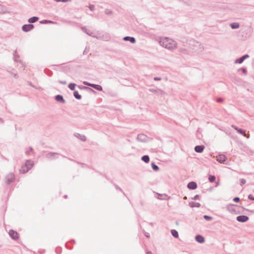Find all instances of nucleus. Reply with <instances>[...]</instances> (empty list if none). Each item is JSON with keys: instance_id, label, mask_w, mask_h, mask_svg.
<instances>
[{"instance_id": "bf43d9fd", "label": "nucleus", "mask_w": 254, "mask_h": 254, "mask_svg": "<svg viewBox=\"0 0 254 254\" xmlns=\"http://www.w3.org/2000/svg\"><path fill=\"white\" fill-rule=\"evenodd\" d=\"M75 242L74 240H71L69 243H74Z\"/></svg>"}, {"instance_id": "ddd939ff", "label": "nucleus", "mask_w": 254, "mask_h": 254, "mask_svg": "<svg viewBox=\"0 0 254 254\" xmlns=\"http://www.w3.org/2000/svg\"><path fill=\"white\" fill-rule=\"evenodd\" d=\"M55 99L57 101H58L61 103L64 104V103H65V100L64 99L63 95H62L58 94V95H56L55 97Z\"/></svg>"}, {"instance_id": "c03bdc74", "label": "nucleus", "mask_w": 254, "mask_h": 254, "mask_svg": "<svg viewBox=\"0 0 254 254\" xmlns=\"http://www.w3.org/2000/svg\"><path fill=\"white\" fill-rule=\"evenodd\" d=\"M248 198L251 200H254V196L252 194H249L248 195Z\"/></svg>"}, {"instance_id": "c9c22d12", "label": "nucleus", "mask_w": 254, "mask_h": 254, "mask_svg": "<svg viewBox=\"0 0 254 254\" xmlns=\"http://www.w3.org/2000/svg\"><path fill=\"white\" fill-rule=\"evenodd\" d=\"M242 71V72L245 74H247V69L246 68H245V67H242V68H240L238 69V71Z\"/></svg>"}, {"instance_id": "9d476101", "label": "nucleus", "mask_w": 254, "mask_h": 254, "mask_svg": "<svg viewBox=\"0 0 254 254\" xmlns=\"http://www.w3.org/2000/svg\"><path fill=\"white\" fill-rule=\"evenodd\" d=\"M9 235L13 240H16L18 238V233L13 230H10L9 231Z\"/></svg>"}, {"instance_id": "864d4df0", "label": "nucleus", "mask_w": 254, "mask_h": 254, "mask_svg": "<svg viewBox=\"0 0 254 254\" xmlns=\"http://www.w3.org/2000/svg\"><path fill=\"white\" fill-rule=\"evenodd\" d=\"M3 6L2 5L0 4V13H3V11L2 10Z\"/></svg>"}, {"instance_id": "c85d7f7f", "label": "nucleus", "mask_w": 254, "mask_h": 254, "mask_svg": "<svg viewBox=\"0 0 254 254\" xmlns=\"http://www.w3.org/2000/svg\"><path fill=\"white\" fill-rule=\"evenodd\" d=\"M216 177L214 175H210L208 177V180L210 183H213L215 181Z\"/></svg>"}, {"instance_id": "dca6fc26", "label": "nucleus", "mask_w": 254, "mask_h": 254, "mask_svg": "<svg viewBox=\"0 0 254 254\" xmlns=\"http://www.w3.org/2000/svg\"><path fill=\"white\" fill-rule=\"evenodd\" d=\"M205 148V147L203 145H196L194 147V151L197 153H202L204 149Z\"/></svg>"}, {"instance_id": "13d9d810", "label": "nucleus", "mask_w": 254, "mask_h": 254, "mask_svg": "<svg viewBox=\"0 0 254 254\" xmlns=\"http://www.w3.org/2000/svg\"><path fill=\"white\" fill-rule=\"evenodd\" d=\"M145 236L147 238H149V237H150V235H149V233L145 234Z\"/></svg>"}, {"instance_id": "f8f14e48", "label": "nucleus", "mask_w": 254, "mask_h": 254, "mask_svg": "<svg viewBox=\"0 0 254 254\" xmlns=\"http://www.w3.org/2000/svg\"><path fill=\"white\" fill-rule=\"evenodd\" d=\"M187 187L189 190H194L197 188V185L195 182L191 181L188 184Z\"/></svg>"}, {"instance_id": "4c0bfd02", "label": "nucleus", "mask_w": 254, "mask_h": 254, "mask_svg": "<svg viewBox=\"0 0 254 254\" xmlns=\"http://www.w3.org/2000/svg\"><path fill=\"white\" fill-rule=\"evenodd\" d=\"M89 52V48L86 47L83 52V55H86Z\"/></svg>"}, {"instance_id": "473e14b6", "label": "nucleus", "mask_w": 254, "mask_h": 254, "mask_svg": "<svg viewBox=\"0 0 254 254\" xmlns=\"http://www.w3.org/2000/svg\"><path fill=\"white\" fill-rule=\"evenodd\" d=\"M237 132L241 134H242L244 136H245L246 130L243 129L239 128V130H238Z\"/></svg>"}, {"instance_id": "4d7b16f0", "label": "nucleus", "mask_w": 254, "mask_h": 254, "mask_svg": "<svg viewBox=\"0 0 254 254\" xmlns=\"http://www.w3.org/2000/svg\"><path fill=\"white\" fill-rule=\"evenodd\" d=\"M58 250H59V249H58V248H57V249H56V253H57V254H60V253H61V249H59V251H59V252H58Z\"/></svg>"}, {"instance_id": "a878e982", "label": "nucleus", "mask_w": 254, "mask_h": 254, "mask_svg": "<svg viewBox=\"0 0 254 254\" xmlns=\"http://www.w3.org/2000/svg\"><path fill=\"white\" fill-rule=\"evenodd\" d=\"M141 160L144 162L145 163H148L150 160V158L148 155H145L142 156Z\"/></svg>"}, {"instance_id": "69168bd1", "label": "nucleus", "mask_w": 254, "mask_h": 254, "mask_svg": "<svg viewBox=\"0 0 254 254\" xmlns=\"http://www.w3.org/2000/svg\"><path fill=\"white\" fill-rule=\"evenodd\" d=\"M218 185H219V182H217V183H216V186H218Z\"/></svg>"}, {"instance_id": "4be33fe9", "label": "nucleus", "mask_w": 254, "mask_h": 254, "mask_svg": "<svg viewBox=\"0 0 254 254\" xmlns=\"http://www.w3.org/2000/svg\"><path fill=\"white\" fill-rule=\"evenodd\" d=\"M189 205L190 207H199L200 206V204L198 202H195L193 201H191L189 203Z\"/></svg>"}, {"instance_id": "a211bd4d", "label": "nucleus", "mask_w": 254, "mask_h": 254, "mask_svg": "<svg viewBox=\"0 0 254 254\" xmlns=\"http://www.w3.org/2000/svg\"><path fill=\"white\" fill-rule=\"evenodd\" d=\"M90 87H91L99 91H102L103 90L102 87L98 84L92 83L91 85H90Z\"/></svg>"}, {"instance_id": "37998d69", "label": "nucleus", "mask_w": 254, "mask_h": 254, "mask_svg": "<svg viewBox=\"0 0 254 254\" xmlns=\"http://www.w3.org/2000/svg\"><path fill=\"white\" fill-rule=\"evenodd\" d=\"M54 0L57 2H66L70 1V0Z\"/></svg>"}, {"instance_id": "f704fd0d", "label": "nucleus", "mask_w": 254, "mask_h": 254, "mask_svg": "<svg viewBox=\"0 0 254 254\" xmlns=\"http://www.w3.org/2000/svg\"><path fill=\"white\" fill-rule=\"evenodd\" d=\"M203 218L205 220H206L207 221H211L212 220V217L211 216H208L207 215H204L203 216Z\"/></svg>"}, {"instance_id": "20e7f679", "label": "nucleus", "mask_w": 254, "mask_h": 254, "mask_svg": "<svg viewBox=\"0 0 254 254\" xmlns=\"http://www.w3.org/2000/svg\"><path fill=\"white\" fill-rule=\"evenodd\" d=\"M239 206L235 204H229L226 206L227 210L232 214H237L239 213L238 210Z\"/></svg>"}, {"instance_id": "7ed1b4c3", "label": "nucleus", "mask_w": 254, "mask_h": 254, "mask_svg": "<svg viewBox=\"0 0 254 254\" xmlns=\"http://www.w3.org/2000/svg\"><path fill=\"white\" fill-rule=\"evenodd\" d=\"M33 166V162L31 160H27L24 166L20 170V172L25 173L27 172Z\"/></svg>"}, {"instance_id": "6e6d98bb", "label": "nucleus", "mask_w": 254, "mask_h": 254, "mask_svg": "<svg viewBox=\"0 0 254 254\" xmlns=\"http://www.w3.org/2000/svg\"><path fill=\"white\" fill-rule=\"evenodd\" d=\"M61 156H62L63 157H64V158H67V157H65V156H64V155H61ZM67 159H68V160H69L71 161L75 162V161H74V160H73V159H71V158H67Z\"/></svg>"}, {"instance_id": "8fccbe9b", "label": "nucleus", "mask_w": 254, "mask_h": 254, "mask_svg": "<svg viewBox=\"0 0 254 254\" xmlns=\"http://www.w3.org/2000/svg\"><path fill=\"white\" fill-rule=\"evenodd\" d=\"M223 101V99L221 98H219L217 99V102L221 103Z\"/></svg>"}, {"instance_id": "f03ea898", "label": "nucleus", "mask_w": 254, "mask_h": 254, "mask_svg": "<svg viewBox=\"0 0 254 254\" xmlns=\"http://www.w3.org/2000/svg\"><path fill=\"white\" fill-rule=\"evenodd\" d=\"M190 49L195 53H199L203 51V47L201 44L194 40L190 41Z\"/></svg>"}, {"instance_id": "a18cd8bd", "label": "nucleus", "mask_w": 254, "mask_h": 254, "mask_svg": "<svg viewBox=\"0 0 254 254\" xmlns=\"http://www.w3.org/2000/svg\"><path fill=\"white\" fill-rule=\"evenodd\" d=\"M65 247L67 249H69V250H71L72 249V247H70V245H68V243H66L65 244Z\"/></svg>"}, {"instance_id": "58836bf2", "label": "nucleus", "mask_w": 254, "mask_h": 254, "mask_svg": "<svg viewBox=\"0 0 254 254\" xmlns=\"http://www.w3.org/2000/svg\"><path fill=\"white\" fill-rule=\"evenodd\" d=\"M33 149L32 147H29L28 150L25 152V153L26 155H29V152L33 151Z\"/></svg>"}, {"instance_id": "2eb2a0df", "label": "nucleus", "mask_w": 254, "mask_h": 254, "mask_svg": "<svg viewBox=\"0 0 254 254\" xmlns=\"http://www.w3.org/2000/svg\"><path fill=\"white\" fill-rule=\"evenodd\" d=\"M123 39L125 41H129L132 44H134L136 42V39L133 37L125 36Z\"/></svg>"}, {"instance_id": "72a5a7b5", "label": "nucleus", "mask_w": 254, "mask_h": 254, "mask_svg": "<svg viewBox=\"0 0 254 254\" xmlns=\"http://www.w3.org/2000/svg\"><path fill=\"white\" fill-rule=\"evenodd\" d=\"M16 53H17V51H16V50H15L14 51L13 54L14 59L15 62H17V58H19V56H18V55L16 54Z\"/></svg>"}, {"instance_id": "0e129e2a", "label": "nucleus", "mask_w": 254, "mask_h": 254, "mask_svg": "<svg viewBox=\"0 0 254 254\" xmlns=\"http://www.w3.org/2000/svg\"><path fill=\"white\" fill-rule=\"evenodd\" d=\"M64 198H66L67 197V195H64Z\"/></svg>"}, {"instance_id": "603ef678", "label": "nucleus", "mask_w": 254, "mask_h": 254, "mask_svg": "<svg viewBox=\"0 0 254 254\" xmlns=\"http://www.w3.org/2000/svg\"><path fill=\"white\" fill-rule=\"evenodd\" d=\"M232 127H233L237 131H238V130H239V127L234 125H232Z\"/></svg>"}, {"instance_id": "6e6552de", "label": "nucleus", "mask_w": 254, "mask_h": 254, "mask_svg": "<svg viewBox=\"0 0 254 254\" xmlns=\"http://www.w3.org/2000/svg\"><path fill=\"white\" fill-rule=\"evenodd\" d=\"M249 57V56L248 54H246L243 55V56L237 59L235 61V64H242L246 59L248 58Z\"/></svg>"}, {"instance_id": "39448f33", "label": "nucleus", "mask_w": 254, "mask_h": 254, "mask_svg": "<svg viewBox=\"0 0 254 254\" xmlns=\"http://www.w3.org/2000/svg\"><path fill=\"white\" fill-rule=\"evenodd\" d=\"M15 180V176L13 173H9L5 177V183L7 185L10 184Z\"/></svg>"}, {"instance_id": "49530a36", "label": "nucleus", "mask_w": 254, "mask_h": 254, "mask_svg": "<svg viewBox=\"0 0 254 254\" xmlns=\"http://www.w3.org/2000/svg\"><path fill=\"white\" fill-rule=\"evenodd\" d=\"M59 82L60 83V84H66V81H65V80H59Z\"/></svg>"}, {"instance_id": "bb28decb", "label": "nucleus", "mask_w": 254, "mask_h": 254, "mask_svg": "<svg viewBox=\"0 0 254 254\" xmlns=\"http://www.w3.org/2000/svg\"><path fill=\"white\" fill-rule=\"evenodd\" d=\"M171 233L172 235L175 238H178L179 237V234L177 230L175 229H172L171 230Z\"/></svg>"}, {"instance_id": "0eeeda50", "label": "nucleus", "mask_w": 254, "mask_h": 254, "mask_svg": "<svg viewBox=\"0 0 254 254\" xmlns=\"http://www.w3.org/2000/svg\"><path fill=\"white\" fill-rule=\"evenodd\" d=\"M249 218L246 215H239L236 217V220L240 222L244 223L248 221Z\"/></svg>"}, {"instance_id": "09e8293b", "label": "nucleus", "mask_w": 254, "mask_h": 254, "mask_svg": "<svg viewBox=\"0 0 254 254\" xmlns=\"http://www.w3.org/2000/svg\"><path fill=\"white\" fill-rule=\"evenodd\" d=\"M83 84L85 85L90 86V85H91L92 83H90L87 81H84Z\"/></svg>"}, {"instance_id": "6ab92c4d", "label": "nucleus", "mask_w": 254, "mask_h": 254, "mask_svg": "<svg viewBox=\"0 0 254 254\" xmlns=\"http://www.w3.org/2000/svg\"><path fill=\"white\" fill-rule=\"evenodd\" d=\"M58 155H59V154L58 153L51 152L48 153L47 154L46 157L48 159L52 158H53V159L54 158H58V157H55V156Z\"/></svg>"}, {"instance_id": "e433bc0d", "label": "nucleus", "mask_w": 254, "mask_h": 254, "mask_svg": "<svg viewBox=\"0 0 254 254\" xmlns=\"http://www.w3.org/2000/svg\"><path fill=\"white\" fill-rule=\"evenodd\" d=\"M114 186L116 189L117 190H118L121 192H122L124 195H125V193H124V192L123 191V190H122V189L121 188H120L118 185H117L116 184H114Z\"/></svg>"}, {"instance_id": "774afa93", "label": "nucleus", "mask_w": 254, "mask_h": 254, "mask_svg": "<svg viewBox=\"0 0 254 254\" xmlns=\"http://www.w3.org/2000/svg\"><path fill=\"white\" fill-rule=\"evenodd\" d=\"M1 120H2V119L1 118H0V121H1Z\"/></svg>"}, {"instance_id": "2f4dec72", "label": "nucleus", "mask_w": 254, "mask_h": 254, "mask_svg": "<svg viewBox=\"0 0 254 254\" xmlns=\"http://www.w3.org/2000/svg\"><path fill=\"white\" fill-rule=\"evenodd\" d=\"M40 23L41 24H49V23H53L54 22L51 20L44 19L42 21H41Z\"/></svg>"}, {"instance_id": "7c9ffc66", "label": "nucleus", "mask_w": 254, "mask_h": 254, "mask_svg": "<svg viewBox=\"0 0 254 254\" xmlns=\"http://www.w3.org/2000/svg\"><path fill=\"white\" fill-rule=\"evenodd\" d=\"M76 86V84L74 83H70L68 84V87L71 90H74L75 87Z\"/></svg>"}, {"instance_id": "9b49d317", "label": "nucleus", "mask_w": 254, "mask_h": 254, "mask_svg": "<svg viewBox=\"0 0 254 254\" xmlns=\"http://www.w3.org/2000/svg\"><path fill=\"white\" fill-rule=\"evenodd\" d=\"M227 157L224 154H219L216 156V160L219 163H224Z\"/></svg>"}, {"instance_id": "5fc2aeb1", "label": "nucleus", "mask_w": 254, "mask_h": 254, "mask_svg": "<svg viewBox=\"0 0 254 254\" xmlns=\"http://www.w3.org/2000/svg\"><path fill=\"white\" fill-rule=\"evenodd\" d=\"M161 79V78L160 77H155L154 78V80H156V81H159V80H160Z\"/></svg>"}, {"instance_id": "de8ad7c7", "label": "nucleus", "mask_w": 254, "mask_h": 254, "mask_svg": "<svg viewBox=\"0 0 254 254\" xmlns=\"http://www.w3.org/2000/svg\"><path fill=\"white\" fill-rule=\"evenodd\" d=\"M89 8L90 9V10H91V11H93L94 9V5H90L89 6Z\"/></svg>"}, {"instance_id": "1a4fd4ad", "label": "nucleus", "mask_w": 254, "mask_h": 254, "mask_svg": "<svg viewBox=\"0 0 254 254\" xmlns=\"http://www.w3.org/2000/svg\"><path fill=\"white\" fill-rule=\"evenodd\" d=\"M147 138L144 134H139L137 136V140L140 142H145L147 141Z\"/></svg>"}, {"instance_id": "393cba45", "label": "nucleus", "mask_w": 254, "mask_h": 254, "mask_svg": "<svg viewBox=\"0 0 254 254\" xmlns=\"http://www.w3.org/2000/svg\"><path fill=\"white\" fill-rule=\"evenodd\" d=\"M74 97L77 99L80 100L82 98L81 95H80L77 91L75 90L73 93Z\"/></svg>"}, {"instance_id": "aec40b11", "label": "nucleus", "mask_w": 254, "mask_h": 254, "mask_svg": "<svg viewBox=\"0 0 254 254\" xmlns=\"http://www.w3.org/2000/svg\"><path fill=\"white\" fill-rule=\"evenodd\" d=\"M74 136L82 141H85L86 140V137L84 135L75 133H74Z\"/></svg>"}, {"instance_id": "423d86ee", "label": "nucleus", "mask_w": 254, "mask_h": 254, "mask_svg": "<svg viewBox=\"0 0 254 254\" xmlns=\"http://www.w3.org/2000/svg\"><path fill=\"white\" fill-rule=\"evenodd\" d=\"M34 28V26L32 24H24L22 27V30L26 32H29Z\"/></svg>"}, {"instance_id": "cd10ccee", "label": "nucleus", "mask_w": 254, "mask_h": 254, "mask_svg": "<svg viewBox=\"0 0 254 254\" xmlns=\"http://www.w3.org/2000/svg\"><path fill=\"white\" fill-rule=\"evenodd\" d=\"M151 167L154 171H158L159 170V167L153 162L151 163Z\"/></svg>"}, {"instance_id": "338daca9", "label": "nucleus", "mask_w": 254, "mask_h": 254, "mask_svg": "<svg viewBox=\"0 0 254 254\" xmlns=\"http://www.w3.org/2000/svg\"><path fill=\"white\" fill-rule=\"evenodd\" d=\"M184 199H187V196H185V197H184Z\"/></svg>"}, {"instance_id": "680f3d73", "label": "nucleus", "mask_w": 254, "mask_h": 254, "mask_svg": "<svg viewBox=\"0 0 254 254\" xmlns=\"http://www.w3.org/2000/svg\"><path fill=\"white\" fill-rule=\"evenodd\" d=\"M111 12V11H107V10H106V13L107 14H109Z\"/></svg>"}, {"instance_id": "5701e85b", "label": "nucleus", "mask_w": 254, "mask_h": 254, "mask_svg": "<svg viewBox=\"0 0 254 254\" xmlns=\"http://www.w3.org/2000/svg\"><path fill=\"white\" fill-rule=\"evenodd\" d=\"M39 17L37 16H33L28 19V22L32 24L33 23L37 22L39 20Z\"/></svg>"}, {"instance_id": "b1692460", "label": "nucleus", "mask_w": 254, "mask_h": 254, "mask_svg": "<svg viewBox=\"0 0 254 254\" xmlns=\"http://www.w3.org/2000/svg\"><path fill=\"white\" fill-rule=\"evenodd\" d=\"M230 27L232 29H236L240 27V24L238 22H233L230 24Z\"/></svg>"}, {"instance_id": "c756f323", "label": "nucleus", "mask_w": 254, "mask_h": 254, "mask_svg": "<svg viewBox=\"0 0 254 254\" xmlns=\"http://www.w3.org/2000/svg\"><path fill=\"white\" fill-rule=\"evenodd\" d=\"M167 197V195L165 194H158V198L161 200H165Z\"/></svg>"}, {"instance_id": "e2e57ef3", "label": "nucleus", "mask_w": 254, "mask_h": 254, "mask_svg": "<svg viewBox=\"0 0 254 254\" xmlns=\"http://www.w3.org/2000/svg\"><path fill=\"white\" fill-rule=\"evenodd\" d=\"M50 73H51V74H48V75L49 76H51V75H52V71H50Z\"/></svg>"}, {"instance_id": "a19ab883", "label": "nucleus", "mask_w": 254, "mask_h": 254, "mask_svg": "<svg viewBox=\"0 0 254 254\" xmlns=\"http://www.w3.org/2000/svg\"><path fill=\"white\" fill-rule=\"evenodd\" d=\"M199 199V195L198 194H196L193 196V197L192 198V199L193 200H198Z\"/></svg>"}, {"instance_id": "3c124183", "label": "nucleus", "mask_w": 254, "mask_h": 254, "mask_svg": "<svg viewBox=\"0 0 254 254\" xmlns=\"http://www.w3.org/2000/svg\"><path fill=\"white\" fill-rule=\"evenodd\" d=\"M149 90L153 93H156L157 92V90L155 89H149Z\"/></svg>"}, {"instance_id": "f257e3e1", "label": "nucleus", "mask_w": 254, "mask_h": 254, "mask_svg": "<svg viewBox=\"0 0 254 254\" xmlns=\"http://www.w3.org/2000/svg\"><path fill=\"white\" fill-rule=\"evenodd\" d=\"M160 45L169 50H173L177 47L176 41L168 38H161L159 40Z\"/></svg>"}, {"instance_id": "ea45409f", "label": "nucleus", "mask_w": 254, "mask_h": 254, "mask_svg": "<svg viewBox=\"0 0 254 254\" xmlns=\"http://www.w3.org/2000/svg\"><path fill=\"white\" fill-rule=\"evenodd\" d=\"M240 183H241V185L242 186V185H244L246 183V181L244 179H240Z\"/></svg>"}, {"instance_id": "79ce46f5", "label": "nucleus", "mask_w": 254, "mask_h": 254, "mask_svg": "<svg viewBox=\"0 0 254 254\" xmlns=\"http://www.w3.org/2000/svg\"><path fill=\"white\" fill-rule=\"evenodd\" d=\"M233 201L235 202H238L240 201V199L239 197H235L233 198Z\"/></svg>"}, {"instance_id": "052dcab7", "label": "nucleus", "mask_w": 254, "mask_h": 254, "mask_svg": "<svg viewBox=\"0 0 254 254\" xmlns=\"http://www.w3.org/2000/svg\"><path fill=\"white\" fill-rule=\"evenodd\" d=\"M146 254H153L152 253V252H150V251H148L146 252Z\"/></svg>"}, {"instance_id": "412c9836", "label": "nucleus", "mask_w": 254, "mask_h": 254, "mask_svg": "<svg viewBox=\"0 0 254 254\" xmlns=\"http://www.w3.org/2000/svg\"><path fill=\"white\" fill-rule=\"evenodd\" d=\"M78 87L80 89H84V90H86L89 92H95V91L93 89H92V88H91L90 87H87V86H85L83 85H79V86H78Z\"/></svg>"}, {"instance_id": "f3484780", "label": "nucleus", "mask_w": 254, "mask_h": 254, "mask_svg": "<svg viewBox=\"0 0 254 254\" xmlns=\"http://www.w3.org/2000/svg\"><path fill=\"white\" fill-rule=\"evenodd\" d=\"M81 30H82L83 32L86 33L87 35L93 37H96L94 33L92 32H90L89 31H88L85 27H82Z\"/></svg>"}, {"instance_id": "4468645a", "label": "nucleus", "mask_w": 254, "mask_h": 254, "mask_svg": "<svg viewBox=\"0 0 254 254\" xmlns=\"http://www.w3.org/2000/svg\"><path fill=\"white\" fill-rule=\"evenodd\" d=\"M195 240L199 243L202 244L204 242L205 239L204 237L200 235H196L195 237Z\"/></svg>"}]
</instances>
